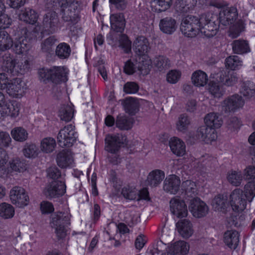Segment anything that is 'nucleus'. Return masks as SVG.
<instances>
[{"instance_id":"9b49d317","label":"nucleus","mask_w":255,"mask_h":255,"mask_svg":"<svg viewBox=\"0 0 255 255\" xmlns=\"http://www.w3.org/2000/svg\"><path fill=\"white\" fill-rule=\"evenodd\" d=\"M189 208L193 216L196 218L203 217L209 212L206 204L198 197L191 199Z\"/></svg>"},{"instance_id":"b1692460","label":"nucleus","mask_w":255,"mask_h":255,"mask_svg":"<svg viewBox=\"0 0 255 255\" xmlns=\"http://www.w3.org/2000/svg\"><path fill=\"white\" fill-rule=\"evenodd\" d=\"M225 244L231 249H236L239 243V234L235 230H229L224 233Z\"/></svg>"},{"instance_id":"c85d7f7f","label":"nucleus","mask_w":255,"mask_h":255,"mask_svg":"<svg viewBox=\"0 0 255 255\" xmlns=\"http://www.w3.org/2000/svg\"><path fill=\"white\" fill-rule=\"evenodd\" d=\"M180 234L185 238H189L193 234L191 223L187 220H181L176 223Z\"/></svg>"},{"instance_id":"9d476101","label":"nucleus","mask_w":255,"mask_h":255,"mask_svg":"<svg viewBox=\"0 0 255 255\" xmlns=\"http://www.w3.org/2000/svg\"><path fill=\"white\" fill-rule=\"evenodd\" d=\"M125 140L126 137L121 134L107 135L105 138L106 150L111 153H116Z\"/></svg>"},{"instance_id":"69168bd1","label":"nucleus","mask_w":255,"mask_h":255,"mask_svg":"<svg viewBox=\"0 0 255 255\" xmlns=\"http://www.w3.org/2000/svg\"><path fill=\"white\" fill-rule=\"evenodd\" d=\"M136 66L131 61L128 60L125 62L124 71L127 74L132 75L135 72Z\"/></svg>"},{"instance_id":"7c9ffc66","label":"nucleus","mask_w":255,"mask_h":255,"mask_svg":"<svg viewBox=\"0 0 255 255\" xmlns=\"http://www.w3.org/2000/svg\"><path fill=\"white\" fill-rule=\"evenodd\" d=\"M205 124L212 129L219 128L223 124L222 118L217 114L210 113L204 118Z\"/></svg>"},{"instance_id":"ddd939ff","label":"nucleus","mask_w":255,"mask_h":255,"mask_svg":"<svg viewBox=\"0 0 255 255\" xmlns=\"http://www.w3.org/2000/svg\"><path fill=\"white\" fill-rule=\"evenodd\" d=\"M66 185L61 181H53L46 188L45 194L50 198L62 196L66 192Z\"/></svg>"},{"instance_id":"393cba45","label":"nucleus","mask_w":255,"mask_h":255,"mask_svg":"<svg viewBox=\"0 0 255 255\" xmlns=\"http://www.w3.org/2000/svg\"><path fill=\"white\" fill-rule=\"evenodd\" d=\"M238 80L237 74L234 71L221 72L218 80L219 82L227 86H233Z\"/></svg>"},{"instance_id":"de8ad7c7","label":"nucleus","mask_w":255,"mask_h":255,"mask_svg":"<svg viewBox=\"0 0 255 255\" xmlns=\"http://www.w3.org/2000/svg\"><path fill=\"white\" fill-rule=\"evenodd\" d=\"M14 209L9 204L2 203L0 204V216L4 219H10L14 215Z\"/></svg>"},{"instance_id":"864d4df0","label":"nucleus","mask_w":255,"mask_h":255,"mask_svg":"<svg viewBox=\"0 0 255 255\" xmlns=\"http://www.w3.org/2000/svg\"><path fill=\"white\" fill-rule=\"evenodd\" d=\"M122 194L126 199L133 200L136 199L138 190L134 187L126 186L122 189Z\"/></svg>"},{"instance_id":"e2e57ef3","label":"nucleus","mask_w":255,"mask_h":255,"mask_svg":"<svg viewBox=\"0 0 255 255\" xmlns=\"http://www.w3.org/2000/svg\"><path fill=\"white\" fill-rule=\"evenodd\" d=\"M138 90V85L134 82H127L124 86V91L127 94L136 93Z\"/></svg>"},{"instance_id":"13d9d810","label":"nucleus","mask_w":255,"mask_h":255,"mask_svg":"<svg viewBox=\"0 0 255 255\" xmlns=\"http://www.w3.org/2000/svg\"><path fill=\"white\" fill-rule=\"evenodd\" d=\"M181 73L177 70H171L167 74L166 80L171 84L176 83L181 77Z\"/></svg>"},{"instance_id":"58836bf2","label":"nucleus","mask_w":255,"mask_h":255,"mask_svg":"<svg viewBox=\"0 0 255 255\" xmlns=\"http://www.w3.org/2000/svg\"><path fill=\"white\" fill-rule=\"evenodd\" d=\"M74 110L69 105H62L59 111V116L60 119L66 122L70 121L73 117Z\"/></svg>"},{"instance_id":"423d86ee","label":"nucleus","mask_w":255,"mask_h":255,"mask_svg":"<svg viewBox=\"0 0 255 255\" xmlns=\"http://www.w3.org/2000/svg\"><path fill=\"white\" fill-rule=\"evenodd\" d=\"M77 138L75 126L72 124H69L60 130L57 135V141L61 147H69L76 142Z\"/></svg>"},{"instance_id":"2f4dec72","label":"nucleus","mask_w":255,"mask_h":255,"mask_svg":"<svg viewBox=\"0 0 255 255\" xmlns=\"http://www.w3.org/2000/svg\"><path fill=\"white\" fill-rule=\"evenodd\" d=\"M189 247L184 241H178L174 244L169 249L168 253L171 255H185L189 251Z\"/></svg>"},{"instance_id":"5701e85b","label":"nucleus","mask_w":255,"mask_h":255,"mask_svg":"<svg viewBox=\"0 0 255 255\" xmlns=\"http://www.w3.org/2000/svg\"><path fill=\"white\" fill-rule=\"evenodd\" d=\"M111 28L117 32L122 33L125 27V20L122 13L112 14L110 16Z\"/></svg>"},{"instance_id":"a878e982","label":"nucleus","mask_w":255,"mask_h":255,"mask_svg":"<svg viewBox=\"0 0 255 255\" xmlns=\"http://www.w3.org/2000/svg\"><path fill=\"white\" fill-rule=\"evenodd\" d=\"M164 173L160 170H154L150 172L147 178L146 183L151 187L158 186L164 178Z\"/></svg>"},{"instance_id":"6e6552de","label":"nucleus","mask_w":255,"mask_h":255,"mask_svg":"<svg viewBox=\"0 0 255 255\" xmlns=\"http://www.w3.org/2000/svg\"><path fill=\"white\" fill-rule=\"evenodd\" d=\"M9 197L11 203L19 208L27 205L29 201V196L25 189L19 186H15L11 189Z\"/></svg>"},{"instance_id":"a19ab883","label":"nucleus","mask_w":255,"mask_h":255,"mask_svg":"<svg viewBox=\"0 0 255 255\" xmlns=\"http://www.w3.org/2000/svg\"><path fill=\"white\" fill-rule=\"evenodd\" d=\"M181 189L185 192L188 197L194 198L197 194L196 185L195 182L191 180H186L182 182Z\"/></svg>"},{"instance_id":"a18cd8bd","label":"nucleus","mask_w":255,"mask_h":255,"mask_svg":"<svg viewBox=\"0 0 255 255\" xmlns=\"http://www.w3.org/2000/svg\"><path fill=\"white\" fill-rule=\"evenodd\" d=\"M153 63L159 71H162L169 67L170 61L167 57L159 55L154 58Z\"/></svg>"},{"instance_id":"5fc2aeb1","label":"nucleus","mask_w":255,"mask_h":255,"mask_svg":"<svg viewBox=\"0 0 255 255\" xmlns=\"http://www.w3.org/2000/svg\"><path fill=\"white\" fill-rule=\"evenodd\" d=\"M172 0H154L152 6L155 7L157 11H163L168 9L171 5Z\"/></svg>"},{"instance_id":"a211bd4d","label":"nucleus","mask_w":255,"mask_h":255,"mask_svg":"<svg viewBox=\"0 0 255 255\" xmlns=\"http://www.w3.org/2000/svg\"><path fill=\"white\" fill-rule=\"evenodd\" d=\"M180 184V179L175 175H171L165 179L163 189L167 192L175 194L178 191Z\"/></svg>"},{"instance_id":"dca6fc26","label":"nucleus","mask_w":255,"mask_h":255,"mask_svg":"<svg viewBox=\"0 0 255 255\" xmlns=\"http://www.w3.org/2000/svg\"><path fill=\"white\" fill-rule=\"evenodd\" d=\"M219 23L224 26L233 24L237 17V9L231 7L229 9H224L218 15Z\"/></svg>"},{"instance_id":"603ef678","label":"nucleus","mask_w":255,"mask_h":255,"mask_svg":"<svg viewBox=\"0 0 255 255\" xmlns=\"http://www.w3.org/2000/svg\"><path fill=\"white\" fill-rule=\"evenodd\" d=\"M56 146V142L52 137H46L42 139L41 142V149L45 153L52 152Z\"/></svg>"},{"instance_id":"f03ea898","label":"nucleus","mask_w":255,"mask_h":255,"mask_svg":"<svg viewBox=\"0 0 255 255\" xmlns=\"http://www.w3.org/2000/svg\"><path fill=\"white\" fill-rule=\"evenodd\" d=\"M220 24L217 14L207 13L200 16V32L207 38H212L217 34Z\"/></svg>"},{"instance_id":"bb28decb","label":"nucleus","mask_w":255,"mask_h":255,"mask_svg":"<svg viewBox=\"0 0 255 255\" xmlns=\"http://www.w3.org/2000/svg\"><path fill=\"white\" fill-rule=\"evenodd\" d=\"M197 136L202 140L208 139L210 140H213L217 137L215 129L207 126L206 124L198 129Z\"/></svg>"},{"instance_id":"052dcab7","label":"nucleus","mask_w":255,"mask_h":255,"mask_svg":"<svg viewBox=\"0 0 255 255\" xmlns=\"http://www.w3.org/2000/svg\"><path fill=\"white\" fill-rule=\"evenodd\" d=\"M29 62L27 60H25L23 62H16V65L14 68L15 70V75L18 73L23 74L25 71L29 68Z\"/></svg>"},{"instance_id":"72a5a7b5","label":"nucleus","mask_w":255,"mask_h":255,"mask_svg":"<svg viewBox=\"0 0 255 255\" xmlns=\"http://www.w3.org/2000/svg\"><path fill=\"white\" fill-rule=\"evenodd\" d=\"M16 65V60L9 54H5L2 57V68L3 70L7 73L13 75H15V70H14Z\"/></svg>"},{"instance_id":"f8f14e48","label":"nucleus","mask_w":255,"mask_h":255,"mask_svg":"<svg viewBox=\"0 0 255 255\" xmlns=\"http://www.w3.org/2000/svg\"><path fill=\"white\" fill-rule=\"evenodd\" d=\"M170 207L172 214L178 218L185 217L188 214L187 206L182 200L172 198L170 201Z\"/></svg>"},{"instance_id":"bf43d9fd","label":"nucleus","mask_w":255,"mask_h":255,"mask_svg":"<svg viewBox=\"0 0 255 255\" xmlns=\"http://www.w3.org/2000/svg\"><path fill=\"white\" fill-rule=\"evenodd\" d=\"M5 108V111H7L8 113L7 116L15 118L18 115L19 109L17 103H13L8 104L6 105Z\"/></svg>"},{"instance_id":"4be33fe9","label":"nucleus","mask_w":255,"mask_h":255,"mask_svg":"<svg viewBox=\"0 0 255 255\" xmlns=\"http://www.w3.org/2000/svg\"><path fill=\"white\" fill-rule=\"evenodd\" d=\"M172 152L178 156L184 155L186 152V146L184 142L177 137H172L169 142Z\"/></svg>"},{"instance_id":"f257e3e1","label":"nucleus","mask_w":255,"mask_h":255,"mask_svg":"<svg viewBox=\"0 0 255 255\" xmlns=\"http://www.w3.org/2000/svg\"><path fill=\"white\" fill-rule=\"evenodd\" d=\"M255 196V181L249 182L244 188V192L240 189H235L230 194V202L232 209L237 212L244 211L247 201L251 202Z\"/></svg>"},{"instance_id":"e433bc0d","label":"nucleus","mask_w":255,"mask_h":255,"mask_svg":"<svg viewBox=\"0 0 255 255\" xmlns=\"http://www.w3.org/2000/svg\"><path fill=\"white\" fill-rule=\"evenodd\" d=\"M133 120L126 116H118L116 120V127L121 130H129L132 127Z\"/></svg>"},{"instance_id":"0eeeda50","label":"nucleus","mask_w":255,"mask_h":255,"mask_svg":"<svg viewBox=\"0 0 255 255\" xmlns=\"http://www.w3.org/2000/svg\"><path fill=\"white\" fill-rule=\"evenodd\" d=\"M20 34L21 36L13 43V49L18 54L27 51L30 47L29 40L36 37L35 35L33 36L32 31L26 27L20 29Z\"/></svg>"},{"instance_id":"8fccbe9b","label":"nucleus","mask_w":255,"mask_h":255,"mask_svg":"<svg viewBox=\"0 0 255 255\" xmlns=\"http://www.w3.org/2000/svg\"><path fill=\"white\" fill-rule=\"evenodd\" d=\"M56 41L57 39L55 36H49L41 42V51L44 53H50L54 49Z\"/></svg>"},{"instance_id":"6e6d98bb","label":"nucleus","mask_w":255,"mask_h":255,"mask_svg":"<svg viewBox=\"0 0 255 255\" xmlns=\"http://www.w3.org/2000/svg\"><path fill=\"white\" fill-rule=\"evenodd\" d=\"M119 46L124 50L125 53H129L131 52V42L126 35H121L119 38Z\"/></svg>"},{"instance_id":"2eb2a0df","label":"nucleus","mask_w":255,"mask_h":255,"mask_svg":"<svg viewBox=\"0 0 255 255\" xmlns=\"http://www.w3.org/2000/svg\"><path fill=\"white\" fill-rule=\"evenodd\" d=\"M244 101L242 97L239 95H234L224 101L223 107L226 112H234L238 109L242 107Z\"/></svg>"},{"instance_id":"c9c22d12","label":"nucleus","mask_w":255,"mask_h":255,"mask_svg":"<svg viewBox=\"0 0 255 255\" xmlns=\"http://www.w3.org/2000/svg\"><path fill=\"white\" fill-rule=\"evenodd\" d=\"M192 81L197 87H203L208 82V78L207 74L203 71L197 70L192 75Z\"/></svg>"},{"instance_id":"7ed1b4c3","label":"nucleus","mask_w":255,"mask_h":255,"mask_svg":"<svg viewBox=\"0 0 255 255\" xmlns=\"http://www.w3.org/2000/svg\"><path fill=\"white\" fill-rule=\"evenodd\" d=\"M68 71L65 67L53 66L49 69H40L38 74L43 81L50 80L53 83L58 84L67 81Z\"/></svg>"},{"instance_id":"3c124183","label":"nucleus","mask_w":255,"mask_h":255,"mask_svg":"<svg viewBox=\"0 0 255 255\" xmlns=\"http://www.w3.org/2000/svg\"><path fill=\"white\" fill-rule=\"evenodd\" d=\"M190 124L189 118L185 114H183L179 116L176 123L177 129L181 132L186 131Z\"/></svg>"},{"instance_id":"20e7f679","label":"nucleus","mask_w":255,"mask_h":255,"mask_svg":"<svg viewBox=\"0 0 255 255\" xmlns=\"http://www.w3.org/2000/svg\"><path fill=\"white\" fill-rule=\"evenodd\" d=\"M70 224V215L67 213L58 212L52 215L50 225L55 229V233L58 239L66 236V227Z\"/></svg>"},{"instance_id":"c756f323","label":"nucleus","mask_w":255,"mask_h":255,"mask_svg":"<svg viewBox=\"0 0 255 255\" xmlns=\"http://www.w3.org/2000/svg\"><path fill=\"white\" fill-rule=\"evenodd\" d=\"M19 17L21 20L32 24L36 23L38 19V15L36 11L29 7L21 10Z\"/></svg>"},{"instance_id":"c03bdc74","label":"nucleus","mask_w":255,"mask_h":255,"mask_svg":"<svg viewBox=\"0 0 255 255\" xmlns=\"http://www.w3.org/2000/svg\"><path fill=\"white\" fill-rule=\"evenodd\" d=\"M242 65L243 61L238 56H230L226 59V66L231 69L232 71L240 68Z\"/></svg>"},{"instance_id":"4d7b16f0","label":"nucleus","mask_w":255,"mask_h":255,"mask_svg":"<svg viewBox=\"0 0 255 255\" xmlns=\"http://www.w3.org/2000/svg\"><path fill=\"white\" fill-rule=\"evenodd\" d=\"M209 91L212 95L217 98L221 97L224 93L223 88L220 87L218 83L214 82L209 84Z\"/></svg>"},{"instance_id":"0e129e2a","label":"nucleus","mask_w":255,"mask_h":255,"mask_svg":"<svg viewBox=\"0 0 255 255\" xmlns=\"http://www.w3.org/2000/svg\"><path fill=\"white\" fill-rule=\"evenodd\" d=\"M47 176L51 179L56 181L61 177V174L60 170L56 166L50 167L47 169Z\"/></svg>"},{"instance_id":"f704fd0d","label":"nucleus","mask_w":255,"mask_h":255,"mask_svg":"<svg viewBox=\"0 0 255 255\" xmlns=\"http://www.w3.org/2000/svg\"><path fill=\"white\" fill-rule=\"evenodd\" d=\"M123 105L125 112L131 116L134 115L139 110V103L133 98H126Z\"/></svg>"},{"instance_id":"6ab92c4d","label":"nucleus","mask_w":255,"mask_h":255,"mask_svg":"<svg viewBox=\"0 0 255 255\" xmlns=\"http://www.w3.org/2000/svg\"><path fill=\"white\" fill-rule=\"evenodd\" d=\"M23 84L20 79H14L11 83H8L6 91L10 96L15 98H20L22 96Z\"/></svg>"},{"instance_id":"37998d69","label":"nucleus","mask_w":255,"mask_h":255,"mask_svg":"<svg viewBox=\"0 0 255 255\" xmlns=\"http://www.w3.org/2000/svg\"><path fill=\"white\" fill-rule=\"evenodd\" d=\"M241 93L247 99L255 96V86L250 81L244 82L241 86Z\"/></svg>"},{"instance_id":"aec40b11","label":"nucleus","mask_w":255,"mask_h":255,"mask_svg":"<svg viewBox=\"0 0 255 255\" xmlns=\"http://www.w3.org/2000/svg\"><path fill=\"white\" fill-rule=\"evenodd\" d=\"M159 26L162 32L171 34L177 28L176 21L171 17H166L160 20Z\"/></svg>"},{"instance_id":"39448f33","label":"nucleus","mask_w":255,"mask_h":255,"mask_svg":"<svg viewBox=\"0 0 255 255\" xmlns=\"http://www.w3.org/2000/svg\"><path fill=\"white\" fill-rule=\"evenodd\" d=\"M180 28L185 36L195 37L200 31V17L188 15L182 19Z\"/></svg>"},{"instance_id":"4468645a","label":"nucleus","mask_w":255,"mask_h":255,"mask_svg":"<svg viewBox=\"0 0 255 255\" xmlns=\"http://www.w3.org/2000/svg\"><path fill=\"white\" fill-rule=\"evenodd\" d=\"M133 49L138 56L146 55L150 50L148 39L143 36H138L133 41Z\"/></svg>"},{"instance_id":"49530a36","label":"nucleus","mask_w":255,"mask_h":255,"mask_svg":"<svg viewBox=\"0 0 255 255\" xmlns=\"http://www.w3.org/2000/svg\"><path fill=\"white\" fill-rule=\"evenodd\" d=\"M227 178L228 182L235 186H240L243 180V176L241 171H229L227 174Z\"/></svg>"},{"instance_id":"473e14b6","label":"nucleus","mask_w":255,"mask_h":255,"mask_svg":"<svg viewBox=\"0 0 255 255\" xmlns=\"http://www.w3.org/2000/svg\"><path fill=\"white\" fill-rule=\"evenodd\" d=\"M232 45L234 52L238 54L247 53L251 51L249 43L247 40H236L233 42Z\"/></svg>"},{"instance_id":"412c9836","label":"nucleus","mask_w":255,"mask_h":255,"mask_svg":"<svg viewBox=\"0 0 255 255\" xmlns=\"http://www.w3.org/2000/svg\"><path fill=\"white\" fill-rule=\"evenodd\" d=\"M196 3V0H177L175 9L178 13L184 14L192 10Z\"/></svg>"},{"instance_id":"f3484780","label":"nucleus","mask_w":255,"mask_h":255,"mask_svg":"<svg viewBox=\"0 0 255 255\" xmlns=\"http://www.w3.org/2000/svg\"><path fill=\"white\" fill-rule=\"evenodd\" d=\"M56 162L57 165L62 168L71 166L74 162L71 151L63 149L58 153L56 157Z\"/></svg>"},{"instance_id":"1a4fd4ad","label":"nucleus","mask_w":255,"mask_h":255,"mask_svg":"<svg viewBox=\"0 0 255 255\" xmlns=\"http://www.w3.org/2000/svg\"><path fill=\"white\" fill-rule=\"evenodd\" d=\"M59 20L54 11L48 12L44 15L42 22V32L49 34L58 30Z\"/></svg>"},{"instance_id":"09e8293b","label":"nucleus","mask_w":255,"mask_h":255,"mask_svg":"<svg viewBox=\"0 0 255 255\" xmlns=\"http://www.w3.org/2000/svg\"><path fill=\"white\" fill-rule=\"evenodd\" d=\"M12 138L16 141L22 142L26 140L28 137L27 131L22 127H16L11 131Z\"/></svg>"},{"instance_id":"338daca9","label":"nucleus","mask_w":255,"mask_h":255,"mask_svg":"<svg viewBox=\"0 0 255 255\" xmlns=\"http://www.w3.org/2000/svg\"><path fill=\"white\" fill-rule=\"evenodd\" d=\"M71 7V6H64V7H62V17L65 21H69L71 20L72 12Z\"/></svg>"},{"instance_id":"4c0bfd02","label":"nucleus","mask_w":255,"mask_h":255,"mask_svg":"<svg viewBox=\"0 0 255 255\" xmlns=\"http://www.w3.org/2000/svg\"><path fill=\"white\" fill-rule=\"evenodd\" d=\"M24 156L28 158L33 159L38 156L40 153L38 147L33 143H26L22 149Z\"/></svg>"},{"instance_id":"680f3d73","label":"nucleus","mask_w":255,"mask_h":255,"mask_svg":"<svg viewBox=\"0 0 255 255\" xmlns=\"http://www.w3.org/2000/svg\"><path fill=\"white\" fill-rule=\"evenodd\" d=\"M11 142V139L9 133L5 131H0V146L8 147Z\"/></svg>"},{"instance_id":"774afa93","label":"nucleus","mask_w":255,"mask_h":255,"mask_svg":"<svg viewBox=\"0 0 255 255\" xmlns=\"http://www.w3.org/2000/svg\"><path fill=\"white\" fill-rule=\"evenodd\" d=\"M244 177L246 179H254L255 178V167L249 165L244 170Z\"/></svg>"},{"instance_id":"cd10ccee","label":"nucleus","mask_w":255,"mask_h":255,"mask_svg":"<svg viewBox=\"0 0 255 255\" xmlns=\"http://www.w3.org/2000/svg\"><path fill=\"white\" fill-rule=\"evenodd\" d=\"M212 205L214 210L226 213L228 207L227 197L222 195H217L213 199Z\"/></svg>"},{"instance_id":"ea45409f","label":"nucleus","mask_w":255,"mask_h":255,"mask_svg":"<svg viewBox=\"0 0 255 255\" xmlns=\"http://www.w3.org/2000/svg\"><path fill=\"white\" fill-rule=\"evenodd\" d=\"M13 45V41L8 33L5 31H0V50L4 51L10 48Z\"/></svg>"},{"instance_id":"79ce46f5","label":"nucleus","mask_w":255,"mask_h":255,"mask_svg":"<svg viewBox=\"0 0 255 255\" xmlns=\"http://www.w3.org/2000/svg\"><path fill=\"white\" fill-rule=\"evenodd\" d=\"M71 48L66 43L63 42L59 44L55 49V54L60 59H66L71 53Z\"/></svg>"}]
</instances>
